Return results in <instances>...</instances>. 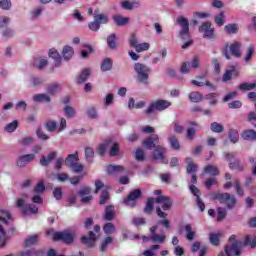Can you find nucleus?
I'll use <instances>...</instances> for the list:
<instances>
[{
  "instance_id": "1",
  "label": "nucleus",
  "mask_w": 256,
  "mask_h": 256,
  "mask_svg": "<svg viewBox=\"0 0 256 256\" xmlns=\"http://www.w3.org/2000/svg\"><path fill=\"white\" fill-rule=\"evenodd\" d=\"M246 245H250L251 247H256V236L251 238V236H247L244 242L235 239V236H231L229 238V244L225 247V255L227 256H239L243 252V248Z\"/></svg>"
},
{
  "instance_id": "2",
  "label": "nucleus",
  "mask_w": 256,
  "mask_h": 256,
  "mask_svg": "<svg viewBox=\"0 0 256 256\" xmlns=\"http://www.w3.org/2000/svg\"><path fill=\"white\" fill-rule=\"evenodd\" d=\"M158 143L159 136L155 134L143 141V145L146 149H154L152 159H155L156 161H162L164 165H167L169 161L167 158H165V148H163L161 145H158Z\"/></svg>"
},
{
  "instance_id": "3",
  "label": "nucleus",
  "mask_w": 256,
  "mask_h": 256,
  "mask_svg": "<svg viewBox=\"0 0 256 256\" xmlns=\"http://www.w3.org/2000/svg\"><path fill=\"white\" fill-rule=\"evenodd\" d=\"M133 69L136 75V81L141 85H149V75H151L149 66L138 62L134 64Z\"/></svg>"
},
{
  "instance_id": "4",
  "label": "nucleus",
  "mask_w": 256,
  "mask_h": 256,
  "mask_svg": "<svg viewBox=\"0 0 256 256\" xmlns=\"http://www.w3.org/2000/svg\"><path fill=\"white\" fill-rule=\"evenodd\" d=\"M213 199L219 201L222 205H226L227 209H233L237 203V199L234 195L229 193H215L212 195Z\"/></svg>"
},
{
  "instance_id": "5",
  "label": "nucleus",
  "mask_w": 256,
  "mask_h": 256,
  "mask_svg": "<svg viewBox=\"0 0 256 256\" xmlns=\"http://www.w3.org/2000/svg\"><path fill=\"white\" fill-rule=\"evenodd\" d=\"M171 102L169 100H156L152 102L146 109L147 115H151L154 111H165L169 109Z\"/></svg>"
},
{
  "instance_id": "6",
  "label": "nucleus",
  "mask_w": 256,
  "mask_h": 256,
  "mask_svg": "<svg viewBox=\"0 0 256 256\" xmlns=\"http://www.w3.org/2000/svg\"><path fill=\"white\" fill-rule=\"evenodd\" d=\"M199 32L204 39H213L215 37V27L211 22H203L199 27Z\"/></svg>"
},
{
  "instance_id": "7",
  "label": "nucleus",
  "mask_w": 256,
  "mask_h": 256,
  "mask_svg": "<svg viewBox=\"0 0 256 256\" xmlns=\"http://www.w3.org/2000/svg\"><path fill=\"white\" fill-rule=\"evenodd\" d=\"M52 238L54 241H64V243H73L75 239V235L68 231L56 232L52 234Z\"/></svg>"
},
{
  "instance_id": "8",
  "label": "nucleus",
  "mask_w": 256,
  "mask_h": 256,
  "mask_svg": "<svg viewBox=\"0 0 256 256\" xmlns=\"http://www.w3.org/2000/svg\"><path fill=\"white\" fill-rule=\"evenodd\" d=\"M155 231H157V226H153L152 228H150V233L151 236L150 238L147 236L142 237V240L144 241V243H147V241H149L151 239V241H153V243H165V235L161 234H155Z\"/></svg>"
},
{
  "instance_id": "9",
  "label": "nucleus",
  "mask_w": 256,
  "mask_h": 256,
  "mask_svg": "<svg viewBox=\"0 0 256 256\" xmlns=\"http://www.w3.org/2000/svg\"><path fill=\"white\" fill-rule=\"evenodd\" d=\"M177 22L182 28V30L180 31V37L182 39H189V20H187V18L183 16H180L177 18Z\"/></svg>"
},
{
  "instance_id": "10",
  "label": "nucleus",
  "mask_w": 256,
  "mask_h": 256,
  "mask_svg": "<svg viewBox=\"0 0 256 256\" xmlns=\"http://www.w3.org/2000/svg\"><path fill=\"white\" fill-rule=\"evenodd\" d=\"M191 85H195L196 87H208V89H211L212 91H215L217 87L213 85L209 80L205 79V77L197 76L196 80L191 81Z\"/></svg>"
},
{
  "instance_id": "11",
  "label": "nucleus",
  "mask_w": 256,
  "mask_h": 256,
  "mask_svg": "<svg viewBox=\"0 0 256 256\" xmlns=\"http://www.w3.org/2000/svg\"><path fill=\"white\" fill-rule=\"evenodd\" d=\"M141 197V191L139 189H136L132 191L129 196L124 199V203L126 207H135L137 199Z\"/></svg>"
},
{
  "instance_id": "12",
  "label": "nucleus",
  "mask_w": 256,
  "mask_h": 256,
  "mask_svg": "<svg viewBox=\"0 0 256 256\" xmlns=\"http://www.w3.org/2000/svg\"><path fill=\"white\" fill-rule=\"evenodd\" d=\"M48 56L50 57V59L54 60V65L55 67H61V65H63V57L61 56V54L59 53V50L56 48H51L48 51Z\"/></svg>"
},
{
  "instance_id": "13",
  "label": "nucleus",
  "mask_w": 256,
  "mask_h": 256,
  "mask_svg": "<svg viewBox=\"0 0 256 256\" xmlns=\"http://www.w3.org/2000/svg\"><path fill=\"white\" fill-rule=\"evenodd\" d=\"M31 161H35V154L22 155L17 159L16 165L18 167H26Z\"/></svg>"
},
{
  "instance_id": "14",
  "label": "nucleus",
  "mask_w": 256,
  "mask_h": 256,
  "mask_svg": "<svg viewBox=\"0 0 256 256\" xmlns=\"http://www.w3.org/2000/svg\"><path fill=\"white\" fill-rule=\"evenodd\" d=\"M155 203L161 205L163 211H169L173 205V202H171V199H169L167 196H158Z\"/></svg>"
},
{
  "instance_id": "15",
  "label": "nucleus",
  "mask_w": 256,
  "mask_h": 256,
  "mask_svg": "<svg viewBox=\"0 0 256 256\" xmlns=\"http://www.w3.org/2000/svg\"><path fill=\"white\" fill-rule=\"evenodd\" d=\"M190 191L196 197V203L200 211H205V204L199 198V195H201V192L199 191V189L195 185H190Z\"/></svg>"
},
{
  "instance_id": "16",
  "label": "nucleus",
  "mask_w": 256,
  "mask_h": 256,
  "mask_svg": "<svg viewBox=\"0 0 256 256\" xmlns=\"http://www.w3.org/2000/svg\"><path fill=\"white\" fill-rule=\"evenodd\" d=\"M61 53L64 61H70V59H73V55H75V49H73L72 46L65 45Z\"/></svg>"
},
{
  "instance_id": "17",
  "label": "nucleus",
  "mask_w": 256,
  "mask_h": 256,
  "mask_svg": "<svg viewBox=\"0 0 256 256\" xmlns=\"http://www.w3.org/2000/svg\"><path fill=\"white\" fill-rule=\"evenodd\" d=\"M96 241H97V234L91 231L89 232L88 236L82 237V243H84V245H88L89 247H95Z\"/></svg>"
},
{
  "instance_id": "18",
  "label": "nucleus",
  "mask_w": 256,
  "mask_h": 256,
  "mask_svg": "<svg viewBox=\"0 0 256 256\" xmlns=\"http://www.w3.org/2000/svg\"><path fill=\"white\" fill-rule=\"evenodd\" d=\"M255 56V44H249L246 48L243 61L244 63H251V59Z\"/></svg>"
},
{
  "instance_id": "19",
  "label": "nucleus",
  "mask_w": 256,
  "mask_h": 256,
  "mask_svg": "<svg viewBox=\"0 0 256 256\" xmlns=\"http://www.w3.org/2000/svg\"><path fill=\"white\" fill-rule=\"evenodd\" d=\"M239 29V24L229 23L224 26V33H226V35H237L239 33Z\"/></svg>"
},
{
  "instance_id": "20",
  "label": "nucleus",
  "mask_w": 256,
  "mask_h": 256,
  "mask_svg": "<svg viewBox=\"0 0 256 256\" xmlns=\"http://www.w3.org/2000/svg\"><path fill=\"white\" fill-rule=\"evenodd\" d=\"M79 196L82 203H89L93 197L91 196V189L90 188H82L79 191Z\"/></svg>"
},
{
  "instance_id": "21",
  "label": "nucleus",
  "mask_w": 256,
  "mask_h": 256,
  "mask_svg": "<svg viewBox=\"0 0 256 256\" xmlns=\"http://www.w3.org/2000/svg\"><path fill=\"white\" fill-rule=\"evenodd\" d=\"M241 47H242L241 42H234L230 44L229 51L230 53H232L234 57L239 59V57H241Z\"/></svg>"
},
{
  "instance_id": "22",
  "label": "nucleus",
  "mask_w": 256,
  "mask_h": 256,
  "mask_svg": "<svg viewBox=\"0 0 256 256\" xmlns=\"http://www.w3.org/2000/svg\"><path fill=\"white\" fill-rule=\"evenodd\" d=\"M113 243V238L111 236H107L100 242L99 251L100 253H107V249H109V245Z\"/></svg>"
},
{
  "instance_id": "23",
  "label": "nucleus",
  "mask_w": 256,
  "mask_h": 256,
  "mask_svg": "<svg viewBox=\"0 0 256 256\" xmlns=\"http://www.w3.org/2000/svg\"><path fill=\"white\" fill-rule=\"evenodd\" d=\"M122 9L126 11H132V9H137L141 7V3L139 1L131 2V1H123L121 3Z\"/></svg>"
},
{
  "instance_id": "24",
  "label": "nucleus",
  "mask_w": 256,
  "mask_h": 256,
  "mask_svg": "<svg viewBox=\"0 0 256 256\" xmlns=\"http://www.w3.org/2000/svg\"><path fill=\"white\" fill-rule=\"evenodd\" d=\"M242 139H245V141H256V131L255 130H245L241 133Z\"/></svg>"
},
{
  "instance_id": "25",
  "label": "nucleus",
  "mask_w": 256,
  "mask_h": 256,
  "mask_svg": "<svg viewBox=\"0 0 256 256\" xmlns=\"http://www.w3.org/2000/svg\"><path fill=\"white\" fill-rule=\"evenodd\" d=\"M64 115L66 119H73L77 115V110L73 108L72 106L65 105L63 108Z\"/></svg>"
},
{
  "instance_id": "26",
  "label": "nucleus",
  "mask_w": 256,
  "mask_h": 256,
  "mask_svg": "<svg viewBox=\"0 0 256 256\" xmlns=\"http://www.w3.org/2000/svg\"><path fill=\"white\" fill-rule=\"evenodd\" d=\"M222 235L223 234L221 233V231L211 232L209 235V241L211 245H219V241H221Z\"/></svg>"
},
{
  "instance_id": "27",
  "label": "nucleus",
  "mask_w": 256,
  "mask_h": 256,
  "mask_svg": "<svg viewBox=\"0 0 256 256\" xmlns=\"http://www.w3.org/2000/svg\"><path fill=\"white\" fill-rule=\"evenodd\" d=\"M36 103H51V97L48 94H36L33 96Z\"/></svg>"
},
{
  "instance_id": "28",
  "label": "nucleus",
  "mask_w": 256,
  "mask_h": 256,
  "mask_svg": "<svg viewBox=\"0 0 256 256\" xmlns=\"http://www.w3.org/2000/svg\"><path fill=\"white\" fill-rule=\"evenodd\" d=\"M55 157H57L55 152L49 153L47 157L43 156L42 159H40V165H42V167H47Z\"/></svg>"
},
{
  "instance_id": "29",
  "label": "nucleus",
  "mask_w": 256,
  "mask_h": 256,
  "mask_svg": "<svg viewBox=\"0 0 256 256\" xmlns=\"http://www.w3.org/2000/svg\"><path fill=\"white\" fill-rule=\"evenodd\" d=\"M113 21L118 27H123L129 23V18L128 17H123L121 15H115L113 17Z\"/></svg>"
},
{
  "instance_id": "30",
  "label": "nucleus",
  "mask_w": 256,
  "mask_h": 256,
  "mask_svg": "<svg viewBox=\"0 0 256 256\" xmlns=\"http://www.w3.org/2000/svg\"><path fill=\"white\" fill-rule=\"evenodd\" d=\"M192 251H199V256H205L207 253V247L206 246H201V243L195 242L192 245Z\"/></svg>"
},
{
  "instance_id": "31",
  "label": "nucleus",
  "mask_w": 256,
  "mask_h": 256,
  "mask_svg": "<svg viewBox=\"0 0 256 256\" xmlns=\"http://www.w3.org/2000/svg\"><path fill=\"white\" fill-rule=\"evenodd\" d=\"M37 243H39V235H37V234L28 236L25 239V246L26 247H32V245H37Z\"/></svg>"
},
{
  "instance_id": "32",
  "label": "nucleus",
  "mask_w": 256,
  "mask_h": 256,
  "mask_svg": "<svg viewBox=\"0 0 256 256\" xmlns=\"http://www.w3.org/2000/svg\"><path fill=\"white\" fill-rule=\"evenodd\" d=\"M204 173H206V175L215 177L216 175H219V168L214 165H208L204 168Z\"/></svg>"
},
{
  "instance_id": "33",
  "label": "nucleus",
  "mask_w": 256,
  "mask_h": 256,
  "mask_svg": "<svg viewBox=\"0 0 256 256\" xmlns=\"http://www.w3.org/2000/svg\"><path fill=\"white\" fill-rule=\"evenodd\" d=\"M17 127H19V122L13 120L5 126L4 131H6V133H14V131H17Z\"/></svg>"
},
{
  "instance_id": "34",
  "label": "nucleus",
  "mask_w": 256,
  "mask_h": 256,
  "mask_svg": "<svg viewBox=\"0 0 256 256\" xmlns=\"http://www.w3.org/2000/svg\"><path fill=\"white\" fill-rule=\"evenodd\" d=\"M169 144H170V147L175 151H179L181 149V144H179V140L174 135H171L169 137Z\"/></svg>"
},
{
  "instance_id": "35",
  "label": "nucleus",
  "mask_w": 256,
  "mask_h": 256,
  "mask_svg": "<svg viewBox=\"0 0 256 256\" xmlns=\"http://www.w3.org/2000/svg\"><path fill=\"white\" fill-rule=\"evenodd\" d=\"M184 229L186 231V239H188V241H193V239H195V230L193 227H191L190 224H186Z\"/></svg>"
},
{
  "instance_id": "36",
  "label": "nucleus",
  "mask_w": 256,
  "mask_h": 256,
  "mask_svg": "<svg viewBox=\"0 0 256 256\" xmlns=\"http://www.w3.org/2000/svg\"><path fill=\"white\" fill-rule=\"evenodd\" d=\"M78 157L79 155L77 153L69 155L65 160L66 165L68 167H72L73 165L77 164V161H79Z\"/></svg>"
},
{
  "instance_id": "37",
  "label": "nucleus",
  "mask_w": 256,
  "mask_h": 256,
  "mask_svg": "<svg viewBox=\"0 0 256 256\" xmlns=\"http://www.w3.org/2000/svg\"><path fill=\"white\" fill-rule=\"evenodd\" d=\"M111 69H113V60L110 58L104 59L101 64V71H111Z\"/></svg>"
},
{
  "instance_id": "38",
  "label": "nucleus",
  "mask_w": 256,
  "mask_h": 256,
  "mask_svg": "<svg viewBox=\"0 0 256 256\" xmlns=\"http://www.w3.org/2000/svg\"><path fill=\"white\" fill-rule=\"evenodd\" d=\"M59 89H61V84L53 83L47 87V93H49V95H57V93H59Z\"/></svg>"
},
{
  "instance_id": "39",
  "label": "nucleus",
  "mask_w": 256,
  "mask_h": 256,
  "mask_svg": "<svg viewBox=\"0 0 256 256\" xmlns=\"http://www.w3.org/2000/svg\"><path fill=\"white\" fill-rule=\"evenodd\" d=\"M113 217H115V207L107 206L105 210L104 219H106V221H111Z\"/></svg>"
},
{
  "instance_id": "40",
  "label": "nucleus",
  "mask_w": 256,
  "mask_h": 256,
  "mask_svg": "<svg viewBox=\"0 0 256 256\" xmlns=\"http://www.w3.org/2000/svg\"><path fill=\"white\" fill-rule=\"evenodd\" d=\"M189 99L192 103H200V101H203V94L200 92H191L189 94Z\"/></svg>"
},
{
  "instance_id": "41",
  "label": "nucleus",
  "mask_w": 256,
  "mask_h": 256,
  "mask_svg": "<svg viewBox=\"0 0 256 256\" xmlns=\"http://www.w3.org/2000/svg\"><path fill=\"white\" fill-rule=\"evenodd\" d=\"M149 49H151V44H149V42L139 43L135 47L136 53H144V51H149Z\"/></svg>"
},
{
  "instance_id": "42",
  "label": "nucleus",
  "mask_w": 256,
  "mask_h": 256,
  "mask_svg": "<svg viewBox=\"0 0 256 256\" xmlns=\"http://www.w3.org/2000/svg\"><path fill=\"white\" fill-rule=\"evenodd\" d=\"M48 63L47 58H38L34 60V67H37V69H44V67H47Z\"/></svg>"
},
{
  "instance_id": "43",
  "label": "nucleus",
  "mask_w": 256,
  "mask_h": 256,
  "mask_svg": "<svg viewBox=\"0 0 256 256\" xmlns=\"http://www.w3.org/2000/svg\"><path fill=\"white\" fill-rule=\"evenodd\" d=\"M228 137L231 141V143H238L239 142V131L235 129H230L228 131Z\"/></svg>"
},
{
  "instance_id": "44",
  "label": "nucleus",
  "mask_w": 256,
  "mask_h": 256,
  "mask_svg": "<svg viewBox=\"0 0 256 256\" xmlns=\"http://www.w3.org/2000/svg\"><path fill=\"white\" fill-rule=\"evenodd\" d=\"M210 129L213 133H223V131H225V127L223 126V124L218 122H213L210 125Z\"/></svg>"
},
{
  "instance_id": "45",
  "label": "nucleus",
  "mask_w": 256,
  "mask_h": 256,
  "mask_svg": "<svg viewBox=\"0 0 256 256\" xmlns=\"http://www.w3.org/2000/svg\"><path fill=\"white\" fill-rule=\"evenodd\" d=\"M39 208L35 206V204H30L29 206H26L22 209L23 215H29V213L35 214L38 213Z\"/></svg>"
},
{
  "instance_id": "46",
  "label": "nucleus",
  "mask_w": 256,
  "mask_h": 256,
  "mask_svg": "<svg viewBox=\"0 0 256 256\" xmlns=\"http://www.w3.org/2000/svg\"><path fill=\"white\" fill-rule=\"evenodd\" d=\"M89 75H91V70L88 68L84 69L78 76V83H85L89 79Z\"/></svg>"
},
{
  "instance_id": "47",
  "label": "nucleus",
  "mask_w": 256,
  "mask_h": 256,
  "mask_svg": "<svg viewBox=\"0 0 256 256\" xmlns=\"http://www.w3.org/2000/svg\"><path fill=\"white\" fill-rule=\"evenodd\" d=\"M94 19L99 23V25H107L109 23V17H107L105 14L95 15Z\"/></svg>"
},
{
  "instance_id": "48",
  "label": "nucleus",
  "mask_w": 256,
  "mask_h": 256,
  "mask_svg": "<svg viewBox=\"0 0 256 256\" xmlns=\"http://www.w3.org/2000/svg\"><path fill=\"white\" fill-rule=\"evenodd\" d=\"M86 115L89 117V119H97V117H99L97 108H95V106H89L86 110Z\"/></svg>"
},
{
  "instance_id": "49",
  "label": "nucleus",
  "mask_w": 256,
  "mask_h": 256,
  "mask_svg": "<svg viewBox=\"0 0 256 256\" xmlns=\"http://www.w3.org/2000/svg\"><path fill=\"white\" fill-rule=\"evenodd\" d=\"M103 231L106 235H113V233L116 231L115 225L111 222H108L103 226Z\"/></svg>"
},
{
  "instance_id": "50",
  "label": "nucleus",
  "mask_w": 256,
  "mask_h": 256,
  "mask_svg": "<svg viewBox=\"0 0 256 256\" xmlns=\"http://www.w3.org/2000/svg\"><path fill=\"white\" fill-rule=\"evenodd\" d=\"M124 169L125 168H123V166L109 165L107 167V173H109V175H113L115 173H121Z\"/></svg>"
},
{
  "instance_id": "51",
  "label": "nucleus",
  "mask_w": 256,
  "mask_h": 256,
  "mask_svg": "<svg viewBox=\"0 0 256 256\" xmlns=\"http://www.w3.org/2000/svg\"><path fill=\"white\" fill-rule=\"evenodd\" d=\"M215 23L218 27H223L225 25V14L220 12L214 17Z\"/></svg>"
},
{
  "instance_id": "52",
  "label": "nucleus",
  "mask_w": 256,
  "mask_h": 256,
  "mask_svg": "<svg viewBox=\"0 0 256 256\" xmlns=\"http://www.w3.org/2000/svg\"><path fill=\"white\" fill-rule=\"evenodd\" d=\"M235 71V66H232L230 70H226L223 75L222 81L224 83H227V81H231V77H233V73H235Z\"/></svg>"
},
{
  "instance_id": "53",
  "label": "nucleus",
  "mask_w": 256,
  "mask_h": 256,
  "mask_svg": "<svg viewBox=\"0 0 256 256\" xmlns=\"http://www.w3.org/2000/svg\"><path fill=\"white\" fill-rule=\"evenodd\" d=\"M234 188L236 189V194L239 197H243L245 195L244 190L241 188V182L238 179L233 180Z\"/></svg>"
},
{
  "instance_id": "54",
  "label": "nucleus",
  "mask_w": 256,
  "mask_h": 256,
  "mask_svg": "<svg viewBox=\"0 0 256 256\" xmlns=\"http://www.w3.org/2000/svg\"><path fill=\"white\" fill-rule=\"evenodd\" d=\"M11 219V214L5 210L0 211V223H9V220Z\"/></svg>"
},
{
  "instance_id": "55",
  "label": "nucleus",
  "mask_w": 256,
  "mask_h": 256,
  "mask_svg": "<svg viewBox=\"0 0 256 256\" xmlns=\"http://www.w3.org/2000/svg\"><path fill=\"white\" fill-rule=\"evenodd\" d=\"M41 13H43V8L38 7L33 9L32 11H30V19H32L33 21H35V19H39Z\"/></svg>"
},
{
  "instance_id": "56",
  "label": "nucleus",
  "mask_w": 256,
  "mask_h": 256,
  "mask_svg": "<svg viewBox=\"0 0 256 256\" xmlns=\"http://www.w3.org/2000/svg\"><path fill=\"white\" fill-rule=\"evenodd\" d=\"M27 199H28V196L27 194H24L23 196H21L20 198L17 199L16 201V207H20L22 209H25V203H27Z\"/></svg>"
},
{
  "instance_id": "57",
  "label": "nucleus",
  "mask_w": 256,
  "mask_h": 256,
  "mask_svg": "<svg viewBox=\"0 0 256 256\" xmlns=\"http://www.w3.org/2000/svg\"><path fill=\"white\" fill-rule=\"evenodd\" d=\"M7 243V232L3 230V227L0 225V247H5Z\"/></svg>"
},
{
  "instance_id": "58",
  "label": "nucleus",
  "mask_w": 256,
  "mask_h": 256,
  "mask_svg": "<svg viewBox=\"0 0 256 256\" xmlns=\"http://www.w3.org/2000/svg\"><path fill=\"white\" fill-rule=\"evenodd\" d=\"M161 246L159 245H153L152 247H150L148 250L143 252L144 256H155V251H159Z\"/></svg>"
},
{
  "instance_id": "59",
  "label": "nucleus",
  "mask_w": 256,
  "mask_h": 256,
  "mask_svg": "<svg viewBox=\"0 0 256 256\" xmlns=\"http://www.w3.org/2000/svg\"><path fill=\"white\" fill-rule=\"evenodd\" d=\"M116 39H117V37L115 36V34L108 36L107 44L110 49H115V47H117V43L115 42Z\"/></svg>"
},
{
  "instance_id": "60",
  "label": "nucleus",
  "mask_w": 256,
  "mask_h": 256,
  "mask_svg": "<svg viewBox=\"0 0 256 256\" xmlns=\"http://www.w3.org/2000/svg\"><path fill=\"white\" fill-rule=\"evenodd\" d=\"M255 83H243L239 86L240 91H253L255 89Z\"/></svg>"
},
{
  "instance_id": "61",
  "label": "nucleus",
  "mask_w": 256,
  "mask_h": 256,
  "mask_svg": "<svg viewBox=\"0 0 256 256\" xmlns=\"http://www.w3.org/2000/svg\"><path fill=\"white\" fill-rule=\"evenodd\" d=\"M153 205H155V200L153 198H149L144 209L145 213L150 215L151 211H153Z\"/></svg>"
},
{
  "instance_id": "62",
  "label": "nucleus",
  "mask_w": 256,
  "mask_h": 256,
  "mask_svg": "<svg viewBox=\"0 0 256 256\" xmlns=\"http://www.w3.org/2000/svg\"><path fill=\"white\" fill-rule=\"evenodd\" d=\"M11 23V18L7 16H0V29H5Z\"/></svg>"
},
{
  "instance_id": "63",
  "label": "nucleus",
  "mask_w": 256,
  "mask_h": 256,
  "mask_svg": "<svg viewBox=\"0 0 256 256\" xmlns=\"http://www.w3.org/2000/svg\"><path fill=\"white\" fill-rule=\"evenodd\" d=\"M193 68H191V63L189 62H184L180 68L181 73H183L184 75H186L187 73H191V70Z\"/></svg>"
},
{
  "instance_id": "64",
  "label": "nucleus",
  "mask_w": 256,
  "mask_h": 256,
  "mask_svg": "<svg viewBox=\"0 0 256 256\" xmlns=\"http://www.w3.org/2000/svg\"><path fill=\"white\" fill-rule=\"evenodd\" d=\"M19 143L22 147H27L28 145H31V143H33V137L31 136L24 137L20 139Z\"/></svg>"
}]
</instances>
